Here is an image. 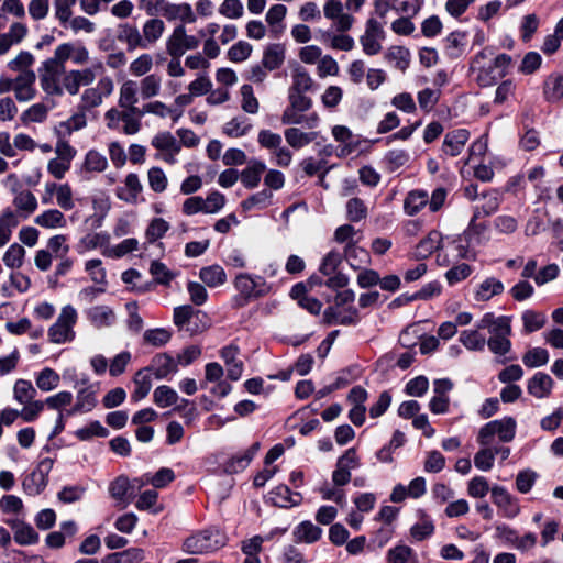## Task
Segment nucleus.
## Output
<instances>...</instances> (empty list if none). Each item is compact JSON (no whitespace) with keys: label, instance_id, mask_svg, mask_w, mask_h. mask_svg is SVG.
<instances>
[{"label":"nucleus","instance_id":"obj_55","mask_svg":"<svg viewBox=\"0 0 563 563\" xmlns=\"http://www.w3.org/2000/svg\"><path fill=\"white\" fill-rule=\"evenodd\" d=\"M179 396L172 387L161 385L153 393V401L159 408L174 406L178 402Z\"/></svg>","mask_w":563,"mask_h":563},{"label":"nucleus","instance_id":"obj_56","mask_svg":"<svg viewBox=\"0 0 563 563\" xmlns=\"http://www.w3.org/2000/svg\"><path fill=\"white\" fill-rule=\"evenodd\" d=\"M143 99H151L159 95L162 78L156 74L146 75L137 86Z\"/></svg>","mask_w":563,"mask_h":563},{"label":"nucleus","instance_id":"obj_27","mask_svg":"<svg viewBox=\"0 0 563 563\" xmlns=\"http://www.w3.org/2000/svg\"><path fill=\"white\" fill-rule=\"evenodd\" d=\"M357 234V231L355 228L351 224H343L336 228L334 232V239L339 243H345L344 247V254L345 257H350L354 252H361L365 256L367 255L366 251L362 247H358L356 245V242L354 240L355 235Z\"/></svg>","mask_w":563,"mask_h":563},{"label":"nucleus","instance_id":"obj_21","mask_svg":"<svg viewBox=\"0 0 563 563\" xmlns=\"http://www.w3.org/2000/svg\"><path fill=\"white\" fill-rule=\"evenodd\" d=\"M109 494L121 508L128 507L133 498L130 479L125 475H120L109 485Z\"/></svg>","mask_w":563,"mask_h":563},{"label":"nucleus","instance_id":"obj_16","mask_svg":"<svg viewBox=\"0 0 563 563\" xmlns=\"http://www.w3.org/2000/svg\"><path fill=\"white\" fill-rule=\"evenodd\" d=\"M153 147L162 152L161 158L167 164L176 163V155L180 152V143L170 132H159L151 141Z\"/></svg>","mask_w":563,"mask_h":563},{"label":"nucleus","instance_id":"obj_38","mask_svg":"<svg viewBox=\"0 0 563 563\" xmlns=\"http://www.w3.org/2000/svg\"><path fill=\"white\" fill-rule=\"evenodd\" d=\"M199 278L210 288L222 286L227 282V274L222 266L213 264L199 271Z\"/></svg>","mask_w":563,"mask_h":563},{"label":"nucleus","instance_id":"obj_44","mask_svg":"<svg viewBox=\"0 0 563 563\" xmlns=\"http://www.w3.org/2000/svg\"><path fill=\"white\" fill-rule=\"evenodd\" d=\"M133 383L135 385L134 391L131 394V400L137 402L144 399L152 388V378L146 368L136 372Z\"/></svg>","mask_w":563,"mask_h":563},{"label":"nucleus","instance_id":"obj_11","mask_svg":"<svg viewBox=\"0 0 563 563\" xmlns=\"http://www.w3.org/2000/svg\"><path fill=\"white\" fill-rule=\"evenodd\" d=\"M386 32L380 22L369 18L365 23V30L360 37V43L365 55L374 56L382 52Z\"/></svg>","mask_w":563,"mask_h":563},{"label":"nucleus","instance_id":"obj_37","mask_svg":"<svg viewBox=\"0 0 563 563\" xmlns=\"http://www.w3.org/2000/svg\"><path fill=\"white\" fill-rule=\"evenodd\" d=\"M429 195L426 190L415 189L407 194L404 201L405 213L412 217L428 205Z\"/></svg>","mask_w":563,"mask_h":563},{"label":"nucleus","instance_id":"obj_47","mask_svg":"<svg viewBox=\"0 0 563 563\" xmlns=\"http://www.w3.org/2000/svg\"><path fill=\"white\" fill-rule=\"evenodd\" d=\"M59 374L51 367L43 368L35 376L36 387L44 393L56 389L59 386Z\"/></svg>","mask_w":563,"mask_h":563},{"label":"nucleus","instance_id":"obj_50","mask_svg":"<svg viewBox=\"0 0 563 563\" xmlns=\"http://www.w3.org/2000/svg\"><path fill=\"white\" fill-rule=\"evenodd\" d=\"M442 241L441 233L438 231H431L424 239H422L417 247H416V254L420 258H427L430 256L434 251L440 250V243Z\"/></svg>","mask_w":563,"mask_h":563},{"label":"nucleus","instance_id":"obj_40","mask_svg":"<svg viewBox=\"0 0 563 563\" xmlns=\"http://www.w3.org/2000/svg\"><path fill=\"white\" fill-rule=\"evenodd\" d=\"M285 60V47L282 44H269L263 53V66L267 70L278 69Z\"/></svg>","mask_w":563,"mask_h":563},{"label":"nucleus","instance_id":"obj_3","mask_svg":"<svg viewBox=\"0 0 563 563\" xmlns=\"http://www.w3.org/2000/svg\"><path fill=\"white\" fill-rule=\"evenodd\" d=\"M471 234L468 229L462 235L442 245L441 252L437 255L438 264L449 266L460 260L475 261L477 253L470 245Z\"/></svg>","mask_w":563,"mask_h":563},{"label":"nucleus","instance_id":"obj_24","mask_svg":"<svg viewBox=\"0 0 563 563\" xmlns=\"http://www.w3.org/2000/svg\"><path fill=\"white\" fill-rule=\"evenodd\" d=\"M481 205L475 207L473 220L481 217H488L496 212L501 202V194L496 189H490L481 194Z\"/></svg>","mask_w":563,"mask_h":563},{"label":"nucleus","instance_id":"obj_13","mask_svg":"<svg viewBox=\"0 0 563 563\" xmlns=\"http://www.w3.org/2000/svg\"><path fill=\"white\" fill-rule=\"evenodd\" d=\"M80 383L82 387L77 390L75 405L66 410L67 416L90 412L97 406L98 384L90 383L88 378Z\"/></svg>","mask_w":563,"mask_h":563},{"label":"nucleus","instance_id":"obj_7","mask_svg":"<svg viewBox=\"0 0 563 563\" xmlns=\"http://www.w3.org/2000/svg\"><path fill=\"white\" fill-rule=\"evenodd\" d=\"M224 543L225 538L218 529H206L188 537L184 549L191 554H205L222 548Z\"/></svg>","mask_w":563,"mask_h":563},{"label":"nucleus","instance_id":"obj_10","mask_svg":"<svg viewBox=\"0 0 563 563\" xmlns=\"http://www.w3.org/2000/svg\"><path fill=\"white\" fill-rule=\"evenodd\" d=\"M200 45V38L189 35L184 24L175 26L166 38L165 48L169 56L181 57L188 51H195Z\"/></svg>","mask_w":563,"mask_h":563},{"label":"nucleus","instance_id":"obj_19","mask_svg":"<svg viewBox=\"0 0 563 563\" xmlns=\"http://www.w3.org/2000/svg\"><path fill=\"white\" fill-rule=\"evenodd\" d=\"M332 136L340 143V147L336 153L338 157H346L351 155L360 145L358 137L354 136L352 131L345 125H334L332 128Z\"/></svg>","mask_w":563,"mask_h":563},{"label":"nucleus","instance_id":"obj_25","mask_svg":"<svg viewBox=\"0 0 563 563\" xmlns=\"http://www.w3.org/2000/svg\"><path fill=\"white\" fill-rule=\"evenodd\" d=\"M145 368L148 373L152 372L157 379L166 378L178 371L176 361L166 353L155 355L150 366Z\"/></svg>","mask_w":563,"mask_h":563},{"label":"nucleus","instance_id":"obj_42","mask_svg":"<svg viewBox=\"0 0 563 563\" xmlns=\"http://www.w3.org/2000/svg\"><path fill=\"white\" fill-rule=\"evenodd\" d=\"M164 32L165 23L163 20L153 18L145 21L142 27V35L146 47L148 48L154 45L162 37Z\"/></svg>","mask_w":563,"mask_h":563},{"label":"nucleus","instance_id":"obj_33","mask_svg":"<svg viewBox=\"0 0 563 563\" xmlns=\"http://www.w3.org/2000/svg\"><path fill=\"white\" fill-rule=\"evenodd\" d=\"M284 136L290 147L299 150L313 142L318 136V132H305L298 128L291 126L285 130Z\"/></svg>","mask_w":563,"mask_h":563},{"label":"nucleus","instance_id":"obj_2","mask_svg":"<svg viewBox=\"0 0 563 563\" xmlns=\"http://www.w3.org/2000/svg\"><path fill=\"white\" fill-rule=\"evenodd\" d=\"M306 92H297L288 90L289 104L282 114V123L286 125H302L307 129H316L319 125L320 117L317 112L303 114L312 108V99L305 95Z\"/></svg>","mask_w":563,"mask_h":563},{"label":"nucleus","instance_id":"obj_62","mask_svg":"<svg viewBox=\"0 0 563 563\" xmlns=\"http://www.w3.org/2000/svg\"><path fill=\"white\" fill-rule=\"evenodd\" d=\"M14 541L21 545L34 544L38 540V534L30 525L19 522L14 525Z\"/></svg>","mask_w":563,"mask_h":563},{"label":"nucleus","instance_id":"obj_39","mask_svg":"<svg viewBox=\"0 0 563 563\" xmlns=\"http://www.w3.org/2000/svg\"><path fill=\"white\" fill-rule=\"evenodd\" d=\"M34 223L45 229H62L67 220L58 209H48L34 218Z\"/></svg>","mask_w":563,"mask_h":563},{"label":"nucleus","instance_id":"obj_35","mask_svg":"<svg viewBox=\"0 0 563 563\" xmlns=\"http://www.w3.org/2000/svg\"><path fill=\"white\" fill-rule=\"evenodd\" d=\"M384 58L401 73H405L410 65V52L404 46H390L386 51Z\"/></svg>","mask_w":563,"mask_h":563},{"label":"nucleus","instance_id":"obj_36","mask_svg":"<svg viewBox=\"0 0 563 563\" xmlns=\"http://www.w3.org/2000/svg\"><path fill=\"white\" fill-rule=\"evenodd\" d=\"M119 40L126 44L128 51H134L136 48L147 49L143 35L135 25H121Z\"/></svg>","mask_w":563,"mask_h":563},{"label":"nucleus","instance_id":"obj_61","mask_svg":"<svg viewBox=\"0 0 563 563\" xmlns=\"http://www.w3.org/2000/svg\"><path fill=\"white\" fill-rule=\"evenodd\" d=\"M368 209L366 203L357 197L351 198L346 202V218L351 222H360L367 218Z\"/></svg>","mask_w":563,"mask_h":563},{"label":"nucleus","instance_id":"obj_28","mask_svg":"<svg viewBox=\"0 0 563 563\" xmlns=\"http://www.w3.org/2000/svg\"><path fill=\"white\" fill-rule=\"evenodd\" d=\"M143 186L139 176L134 173L126 175L122 187L117 189V196L120 200L128 203H136L137 197L142 192Z\"/></svg>","mask_w":563,"mask_h":563},{"label":"nucleus","instance_id":"obj_45","mask_svg":"<svg viewBox=\"0 0 563 563\" xmlns=\"http://www.w3.org/2000/svg\"><path fill=\"white\" fill-rule=\"evenodd\" d=\"M503 291L504 284L495 277H488L478 285L475 298L478 301H487Z\"/></svg>","mask_w":563,"mask_h":563},{"label":"nucleus","instance_id":"obj_30","mask_svg":"<svg viewBox=\"0 0 563 563\" xmlns=\"http://www.w3.org/2000/svg\"><path fill=\"white\" fill-rule=\"evenodd\" d=\"M323 318L329 324L354 325L358 322V312L355 308L342 311L338 307H329L323 312Z\"/></svg>","mask_w":563,"mask_h":563},{"label":"nucleus","instance_id":"obj_49","mask_svg":"<svg viewBox=\"0 0 563 563\" xmlns=\"http://www.w3.org/2000/svg\"><path fill=\"white\" fill-rule=\"evenodd\" d=\"M434 531L433 520L429 516L422 515L420 520L410 528V537L413 541L420 542L432 537Z\"/></svg>","mask_w":563,"mask_h":563},{"label":"nucleus","instance_id":"obj_8","mask_svg":"<svg viewBox=\"0 0 563 563\" xmlns=\"http://www.w3.org/2000/svg\"><path fill=\"white\" fill-rule=\"evenodd\" d=\"M516 427V421L511 417L489 421L481 428L477 441L481 445L486 446L497 435L501 442H510L515 438Z\"/></svg>","mask_w":563,"mask_h":563},{"label":"nucleus","instance_id":"obj_18","mask_svg":"<svg viewBox=\"0 0 563 563\" xmlns=\"http://www.w3.org/2000/svg\"><path fill=\"white\" fill-rule=\"evenodd\" d=\"M36 74L33 70L22 71L14 78V97L19 102H27L36 97Z\"/></svg>","mask_w":563,"mask_h":563},{"label":"nucleus","instance_id":"obj_22","mask_svg":"<svg viewBox=\"0 0 563 563\" xmlns=\"http://www.w3.org/2000/svg\"><path fill=\"white\" fill-rule=\"evenodd\" d=\"M260 450V443H253L249 449L239 452L224 463V472L236 474L245 470Z\"/></svg>","mask_w":563,"mask_h":563},{"label":"nucleus","instance_id":"obj_20","mask_svg":"<svg viewBox=\"0 0 563 563\" xmlns=\"http://www.w3.org/2000/svg\"><path fill=\"white\" fill-rule=\"evenodd\" d=\"M240 349L230 344L221 349L220 355L227 366V375L231 380H239L243 373V362L238 358Z\"/></svg>","mask_w":563,"mask_h":563},{"label":"nucleus","instance_id":"obj_1","mask_svg":"<svg viewBox=\"0 0 563 563\" xmlns=\"http://www.w3.org/2000/svg\"><path fill=\"white\" fill-rule=\"evenodd\" d=\"M85 65L89 62L88 48L78 42H64L56 46L52 57L46 58L38 67L40 85L47 91L60 93L58 77L65 73L66 62Z\"/></svg>","mask_w":563,"mask_h":563},{"label":"nucleus","instance_id":"obj_4","mask_svg":"<svg viewBox=\"0 0 563 563\" xmlns=\"http://www.w3.org/2000/svg\"><path fill=\"white\" fill-rule=\"evenodd\" d=\"M143 118L140 108H111L104 113L107 128L119 130L126 135H134L141 130V119Z\"/></svg>","mask_w":563,"mask_h":563},{"label":"nucleus","instance_id":"obj_53","mask_svg":"<svg viewBox=\"0 0 563 563\" xmlns=\"http://www.w3.org/2000/svg\"><path fill=\"white\" fill-rule=\"evenodd\" d=\"M36 394V388L30 380L23 378L15 380L13 385V399L18 404L23 405L30 402L35 398Z\"/></svg>","mask_w":563,"mask_h":563},{"label":"nucleus","instance_id":"obj_51","mask_svg":"<svg viewBox=\"0 0 563 563\" xmlns=\"http://www.w3.org/2000/svg\"><path fill=\"white\" fill-rule=\"evenodd\" d=\"M25 249L19 243H12L3 253L2 262L10 269H19L24 264Z\"/></svg>","mask_w":563,"mask_h":563},{"label":"nucleus","instance_id":"obj_41","mask_svg":"<svg viewBox=\"0 0 563 563\" xmlns=\"http://www.w3.org/2000/svg\"><path fill=\"white\" fill-rule=\"evenodd\" d=\"M18 224L19 220L12 210L4 209L0 213V249L9 243Z\"/></svg>","mask_w":563,"mask_h":563},{"label":"nucleus","instance_id":"obj_12","mask_svg":"<svg viewBox=\"0 0 563 563\" xmlns=\"http://www.w3.org/2000/svg\"><path fill=\"white\" fill-rule=\"evenodd\" d=\"M114 84L109 76L102 77L98 80L95 87L87 88L80 96V108L82 110H90L99 107L103 99L113 92Z\"/></svg>","mask_w":563,"mask_h":563},{"label":"nucleus","instance_id":"obj_64","mask_svg":"<svg viewBox=\"0 0 563 563\" xmlns=\"http://www.w3.org/2000/svg\"><path fill=\"white\" fill-rule=\"evenodd\" d=\"M544 97L548 101H559L563 98V76L550 77L544 84Z\"/></svg>","mask_w":563,"mask_h":563},{"label":"nucleus","instance_id":"obj_34","mask_svg":"<svg viewBox=\"0 0 563 563\" xmlns=\"http://www.w3.org/2000/svg\"><path fill=\"white\" fill-rule=\"evenodd\" d=\"M266 170V165L257 159L249 162L246 168L241 173V181L244 187L253 189L258 186L263 173Z\"/></svg>","mask_w":563,"mask_h":563},{"label":"nucleus","instance_id":"obj_23","mask_svg":"<svg viewBox=\"0 0 563 563\" xmlns=\"http://www.w3.org/2000/svg\"><path fill=\"white\" fill-rule=\"evenodd\" d=\"M554 382L549 374L543 372L536 373L527 384L528 393L538 399H543L550 396Z\"/></svg>","mask_w":563,"mask_h":563},{"label":"nucleus","instance_id":"obj_46","mask_svg":"<svg viewBox=\"0 0 563 563\" xmlns=\"http://www.w3.org/2000/svg\"><path fill=\"white\" fill-rule=\"evenodd\" d=\"M137 84L133 80L124 81L119 90L118 106L120 108H137L139 102L137 96Z\"/></svg>","mask_w":563,"mask_h":563},{"label":"nucleus","instance_id":"obj_43","mask_svg":"<svg viewBox=\"0 0 563 563\" xmlns=\"http://www.w3.org/2000/svg\"><path fill=\"white\" fill-rule=\"evenodd\" d=\"M87 317L96 328L110 327L115 319L113 310L108 306L91 307L87 311Z\"/></svg>","mask_w":563,"mask_h":563},{"label":"nucleus","instance_id":"obj_63","mask_svg":"<svg viewBox=\"0 0 563 563\" xmlns=\"http://www.w3.org/2000/svg\"><path fill=\"white\" fill-rule=\"evenodd\" d=\"M47 479L35 470L23 479V489L27 495H38L47 485Z\"/></svg>","mask_w":563,"mask_h":563},{"label":"nucleus","instance_id":"obj_9","mask_svg":"<svg viewBox=\"0 0 563 563\" xmlns=\"http://www.w3.org/2000/svg\"><path fill=\"white\" fill-rule=\"evenodd\" d=\"M471 71L481 87L494 86L501 78L490 60V49L478 52L471 62Z\"/></svg>","mask_w":563,"mask_h":563},{"label":"nucleus","instance_id":"obj_60","mask_svg":"<svg viewBox=\"0 0 563 563\" xmlns=\"http://www.w3.org/2000/svg\"><path fill=\"white\" fill-rule=\"evenodd\" d=\"M74 396L68 390L58 391L52 396H48L44 404L47 408L57 411L58 413H65L67 406L73 402Z\"/></svg>","mask_w":563,"mask_h":563},{"label":"nucleus","instance_id":"obj_58","mask_svg":"<svg viewBox=\"0 0 563 563\" xmlns=\"http://www.w3.org/2000/svg\"><path fill=\"white\" fill-rule=\"evenodd\" d=\"M48 108L44 103H34L22 112L20 120L23 124L42 123L47 119Z\"/></svg>","mask_w":563,"mask_h":563},{"label":"nucleus","instance_id":"obj_5","mask_svg":"<svg viewBox=\"0 0 563 563\" xmlns=\"http://www.w3.org/2000/svg\"><path fill=\"white\" fill-rule=\"evenodd\" d=\"M77 319L78 314L73 306L67 305L63 307L58 318L47 331L49 341L55 344H64L74 341L76 336L74 327Z\"/></svg>","mask_w":563,"mask_h":563},{"label":"nucleus","instance_id":"obj_32","mask_svg":"<svg viewBox=\"0 0 563 563\" xmlns=\"http://www.w3.org/2000/svg\"><path fill=\"white\" fill-rule=\"evenodd\" d=\"M57 82L60 88V93L49 92L43 86H41V88L48 96L62 97L65 91L67 93H69L70 96H76V95H78L80 87H81L75 69L68 70V71L65 69V73L63 74V76L58 77Z\"/></svg>","mask_w":563,"mask_h":563},{"label":"nucleus","instance_id":"obj_29","mask_svg":"<svg viewBox=\"0 0 563 563\" xmlns=\"http://www.w3.org/2000/svg\"><path fill=\"white\" fill-rule=\"evenodd\" d=\"M346 32L323 31L320 34V41L332 49L350 52L354 48V38Z\"/></svg>","mask_w":563,"mask_h":563},{"label":"nucleus","instance_id":"obj_31","mask_svg":"<svg viewBox=\"0 0 563 563\" xmlns=\"http://www.w3.org/2000/svg\"><path fill=\"white\" fill-rule=\"evenodd\" d=\"M322 536V529L309 520L297 525L292 531L294 541L297 543L311 544L317 542Z\"/></svg>","mask_w":563,"mask_h":563},{"label":"nucleus","instance_id":"obj_57","mask_svg":"<svg viewBox=\"0 0 563 563\" xmlns=\"http://www.w3.org/2000/svg\"><path fill=\"white\" fill-rule=\"evenodd\" d=\"M143 550L139 548H129L121 552L109 554L104 563H139L143 560Z\"/></svg>","mask_w":563,"mask_h":563},{"label":"nucleus","instance_id":"obj_59","mask_svg":"<svg viewBox=\"0 0 563 563\" xmlns=\"http://www.w3.org/2000/svg\"><path fill=\"white\" fill-rule=\"evenodd\" d=\"M460 342L470 351H483L486 345V339L477 328L462 331Z\"/></svg>","mask_w":563,"mask_h":563},{"label":"nucleus","instance_id":"obj_48","mask_svg":"<svg viewBox=\"0 0 563 563\" xmlns=\"http://www.w3.org/2000/svg\"><path fill=\"white\" fill-rule=\"evenodd\" d=\"M271 498L275 505L279 507L296 506L300 503L301 497L297 493H291L289 487L279 485L271 492Z\"/></svg>","mask_w":563,"mask_h":563},{"label":"nucleus","instance_id":"obj_15","mask_svg":"<svg viewBox=\"0 0 563 563\" xmlns=\"http://www.w3.org/2000/svg\"><path fill=\"white\" fill-rule=\"evenodd\" d=\"M345 4L340 0H328L323 5L324 16L332 21L336 32H347L352 29L355 19L344 12Z\"/></svg>","mask_w":563,"mask_h":563},{"label":"nucleus","instance_id":"obj_6","mask_svg":"<svg viewBox=\"0 0 563 563\" xmlns=\"http://www.w3.org/2000/svg\"><path fill=\"white\" fill-rule=\"evenodd\" d=\"M233 284L240 295L235 298L238 307L246 305L251 298L264 297L272 290L263 277H253L246 273L236 275Z\"/></svg>","mask_w":563,"mask_h":563},{"label":"nucleus","instance_id":"obj_26","mask_svg":"<svg viewBox=\"0 0 563 563\" xmlns=\"http://www.w3.org/2000/svg\"><path fill=\"white\" fill-rule=\"evenodd\" d=\"M468 140L470 132L465 129L448 132L443 140L442 151L450 156H457Z\"/></svg>","mask_w":563,"mask_h":563},{"label":"nucleus","instance_id":"obj_52","mask_svg":"<svg viewBox=\"0 0 563 563\" xmlns=\"http://www.w3.org/2000/svg\"><path fill=\"white\" fill-rule=\"evenodd\" d=\"M314 86V80L310 76L307 69L301 66H298L292 71V81L291 86L288 90H294L297 92H308L312 90Z\"/></svg>","mask_w":563,"mask_h":563},{"label":"nucleus","instance_id":"obj_14","mask_svg":"<svg viewBox=\"0 0 563 563\" xmlns=\"http://www.w3.org/2000/svg\"><path fill=\"white\" fill-rule=\"evenodd\" d=\"M492 500L498 508V512L501 517L507 519H514L520 514V505L518 499L512 496L503 486H493L490 488Z\"/></svg>","mask_w":563,"mask_h":563},{"label":"nucleus","instance_id":"obj_17","mask_svg":"<svg viewBox=\"0 0 563 563\" xmlns=\"http://www.w3.org/2000/svg\"><path fill=\"white\" fill-rule=\"evenodd\" d=\"M157 5L159 13L167 21L180 20L183 23H195L197 20L189 3H170L159 0Z\"/></svg>","mask_w":563,"mask_h":563},{"label":"nucleus","instance_id":"obj_54","mask_svg":"<svg viewBox=\"0 0 563 563\" xmlns=\"http://www.w3.org/2000/svg\"><path fill=\"white\" fill-rule=\"evenodd\" d=\"M250 119L239 115L231 119L223 126V133L230 137H241L247 134L252 129Z\"/></svg>","mask_w":563,"mask_h":563}]
</instances>
